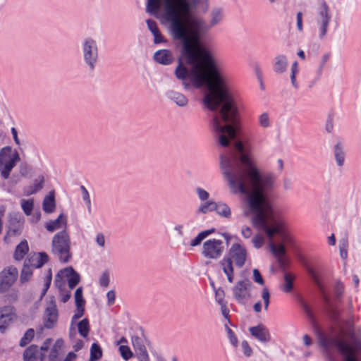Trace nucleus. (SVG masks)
I'll list each match as a JSON object with an SVG mask.
<instances>
[{"label": "nucleus", "instance_id": "1", "mask_svg": "<svg viewBox=\"0 0 361 361\" xmlns=\"http://www.w3.org/2000/svg\"><path fill=\"white\" fill-rule=\"evenodd\" d=\"M169 23V31L175 39L183 42L182 58L175 69L176 78L184 89L206 86L203 102L211 111H218L212 126L217 141L224 147L234 140L238 129L240 114L236 98L229 86L227 75L219 67L209 49L199 44L201 35L219 24L223 18L219 8L212 10L207 23L198 12L207 10V0H148L147 11L157 13L161 3Z\"/></svg>", "mask_w": 361, "mask_h": 361}, {"label": "nucleus", "instance_id": "2", "mask_svg": "<svg viewBox=\"0 0 361 361\" xmlns=\"http://www.w3.org/2000/svg\"><path fill=\"white\" fill-rule=\"evenodd\" d=\"M233 147V154L221 156L222 173L232 193L245 195L247 208L252 215V224L265 232L271 252L279 264L283 266L286 248L283 244H275L273 239L276 235L283 238L285 221L269 200V193L275 187L276 177L273 173L261 171L251 149L241 142H235Z\"/></svg>", "mask_w": 361, "mask_h": 361}, {"label": "nucleus", "instance_id": "3", "mask_svg": "<svg viewBox=\"0 0 361 361\" xmlns=\"http://www.w3.org/2000/svg\"><path fill=\"white\" fill-rule=\"evenodd\" d=\"M318 340L319 345L327 353L336 350L342 361H345L346 357L356 349L355 343L349 338V330L344 331L342 327L329 332L319 333ZM358 361H361L360 355H358Z\"/></svg>", "mask_w": 361, "mask_h": 361}, {"label": "nucleus", "instance_id": "4", "mask_svg": "<svg viewBox=\"0 0 361 361\" xmlns=\"http://www.w3.org/2000/svg\"><path fill=\"white\" fill-rule=\"evenodd\" d=\"M51 251L61 262L66 263L69 261L71 257V240L66 230L54 235L51 243Z\"/></svg>", "mask_w": 361, "mask_h": 361}, {"label": "nucleus", "instance_id": "5", "mask_svg": "<svg viewBox=\"0 0 361 361\" xmlns=\"http://www.w3.org/2000/svg\"><path fill=\"white\" fill-rule=\"evenodd\" d=\"M82 54L85 64L90 71L95 69L99 60L97 42L92 37H86L82 43Z\"/></svg>", "mask_w": 361, "mask_h": 361}, {"label": "nucleus", "instance_id": "6", "mask_svg": "<svg viewBox=\"0 0 361 361\" xmlns=\"http://www.w3.org/2000/svg\"><path fill=\"white\" fill-rule=\"evenodd\" d=\"M307 269L309 274L312 278L314 282L316 283V285L318 286L320 290L322 293H324V288L319 278V271L322 269V266L309 264L307 266ZM323 298L326 303V313L327 316L329 317L330 319L333 321H336L337 319L338 318L339 311L337 310L336 307H334L331 304L329 299L324 293H323Z\"/></svg>", "mask_w": 361, "mask_h": 361}, {"label": "nucleus", "instance_id": "7", "mask_svg": "<svg viewBox=\"0 0 361 361\" xmlns=\"http://www.w3.org/2000/svg\"><path fill=\"white\" fill-rule=\"evenodd\" d=\"M18 159V154L13 152L10 147H4L0 149V172L4 179L8 178Z\"/></svg>", "mask_w": 361, "mask_h": 361}, {"label": "nucleus", "instance_id": "8", "mask_svg": "<svg viewBox=\"0 0 361 361\" xmlns=\"http://www.w3.org/2000/svg\"><path fill=\"white\" fill-rule=\"evenodd\" d=\"M224 245L222 240L209 239L203 243L202 255L207 259H219L224 251Z\"/></svg>", "mask_w": 361, "mask_h": 361}, {"label": "nucleus", "instance_id": "9", "mask_svg": "<svg viewBox=\"0 0 361 361\" xmlns=\"http://www.w3.org/2000/svg\"><path fill=\"white\" fill-rule=\"evenodd\" d=\"M252 283L248 279L238 281L233 288L235 300L240 304L245 305L251 298Z\"/></svg>", "mask_w": 361, "mask_h": 361}, {"label": "nucleus", "instance_id": "10", "mask_svg": "<svg viewBox=\"0 0 361 361\" xmlns=\"http://www.w3.org/2000/svg\"><path fill=\"white\" fill-rule=\"evenodd\" d=\"M51 342L52 340L51 338H47L41 345L40 349L36 345H31L24 351V361H43L44 355L42 353V351H47Z\"/></svg>", "mask_w": 361, "mask_h": 361}, {"label": "nucleus", "instance_id": "11", "mask_svg": "<svg viewBox=\"0 0 361 361\" xmlns=\"http://www.w3.org/2000/svg\"><path fill=\"white\" fill-rule=\"evenodd\" d=\"M18 271L13 267L5 268L0 272V293L8 291L16 281Z\"/></svg>", "mask_w": 361, "mask_h": 361}, {"label": "nucleus", "instance_id": "12", "mask_svg": "<svg viewBox=\"0 0 361 361\" xmlns=\"http://www.w3.org/2000/svg\"><path fill=\"white\" fill-rule=\"evenodd\" d=\"M330 20L331 15L329 7L326 3L323 2L318 10V15L316 19V22L319 27V37L320 39L323 38L326 35Z\"/></svg>", "mask_w": 361, "mask_h": 361}, {"label": "nucleus", "instance_id": "13", "mask_svg": "<svg viewBox=\"0 0 361 361\" xmlns=\"http://www.w3.org/2000/svg\"><path fill=\"white\" fill-rule=\"evenodd\" d=\"M62 276L67 278L68 287L71 289L74 288L80 282V276L72 267H68L59 272L55 278L54 283L58 285L62 279Z\"/></svg>", "mask_w": 361, "mask_h": 361}, {"label": "nucleus", "instance_id": "14", "mask_svg": "<svg viewBox=\"0 0 361 361\" xmlns=\"http://www.w3.org/2000/svg\"><path fill=\"white\" fill-rule=\"evenodd\" d=\"M247 251L245 248L238 243H234L231 245L228 251V258L233 259L236 266L242 267L246 261Z\"/></svg>", "mask_w": 361, "mask_h": 361}, {"label": "nucleus", "instance_id": "15", "mask_svg": "<svg viewBox=\"0 0 361 361\" xmlns=\"http://www.w3.org/2000/svg\"><path fill=\"white\" fill-rule=\"evenodd\" d=\"M17 317L16 310L12 306H5L0 308V330L4 331L7 326Z\"/></svg>", "mask_w": 361, "mask_h": 361}, {"label": "nucleus", "instance_id": "16", "mask_svg": "<svg viewBox=\"0 0 361 361\" xmlns=\"http://www.w3.org/2000/svg\"><path fill=\"white\" fill-rule=\"evenodd\" d=\"M58 310L54 303L49 304L44 314V326L46 329L53 328L57 323Z\"/></svg>", "mask_w": 361, "mask_h": 361}, {"label": "nucleus", "instance_id": "17", "mask_svg": "<svg viewBox=\"0 0 361 361\" xmlns=\"http://www.w3.org/2000/svg\"><path fill=\"white\" fill-rule=\"evenodd\" d=\"M249 331L253 337L261 342L267 343L271 339L268 329L262 324L249 328Z\"/></svg>", "mask_w": 361, "mask_h": 361}, {"label": "nucleus", "instance_id": "18", "mask_svg": "<svg viewBox=\"0 0 361 361\" xmlns=\"http://www.w3.org/2000/svg\"><path fill=\"white\" fill-rule=\"evenodd\" d=\"M23 226V219L19 215L11 216L8 221V235H18L21 233Z\"/></svg>", "mask_w": 361, "mask_h": 361}, {"label": "nucleus", "instance_id": "19", "mask_svg": "<svg viewBox=\"0 0 361 361\" xmlns=\"http://www.w3.org/2000/svg\"><path fill=\"white\" fill-rule=\"evenodd\" d=\"M167 98L180 107H185L188 104V98L182 93L174 90L166 92Z\"/></svg>", "mask_w": 361, "mask_h": 361}, {"label": "nucleus", "instance_id": "20", "mask_svg": "<svg viewBox=\"0 0 361 361\" xmlns=\"http://www.w3.org/2000/svg\"><path fill=\"white\" fill-rule=\"evenodd\" d=\"M67 219L63 214H61L55 220L47 222L45 225L46 229L49 232H54L56 230L66 228Z\"/></svg>", "mask_w": 361, "mask_h": 361}, {"label": "nucleus", "instance_id": "21", "mask_svg": "<svg viewBox=\"0 0 361 361\" xmlns=\"http://www.w3.org/2000/svg\"><path fill=\"white\" fill-rule=\"evenodd\" d=\"M154 60L162 65H169L173 61V54L168 49H161L156 51L154 54Z\"/></svg>", "mask_w": 361, "mask_h": 361}, {"label": "nucleus", "instance_id": "22", "mask_svg": "<svg viewBox=\"0 0 361 361\" xmlns=\"http://www.w3.org/2000/svg\"><path fill=\"white\" fill-rule=\"evenodd\" d=\"M224 273L226 275L229 283H233L234 280L233 267L231 258L224 257L220 262Z\"/></svg>", "mask_w": 361, "mask_h": 361}, {"label": "nucleus", "instance_id": "23", "mask_svg": "<svg viewBox=\"0 0 361 361\" xmlns=\"http://www.w3.org/2000/svg\"><path fill=\"white\" fill-rule=\"evenodd\" d=\"M288 60L285 55H278L274 58V71L277 73H283L286 71Z\"/></svg>", "mask_w": 361, "mask_h": 361}, {"label": "nucleus", "instance_id": "24", "mask_svg": "<svg viewBox=\"0 0 361 361\" xmlns=\"http://www.w3.org/2000/svg\"><path fill=\"white\" fill-rule=\"evenodd\" d=\"M55 208L56 203L54 192L52 191L44 198L42 202V209L44 212L50 214L54 212Z\"/></svg>", "mask_w": 361, "mask_h": 361}, {"label": "nucleus", "instance_id": "25", "mask_svg": "<svg viewBox=\"0 0 361 361\" xmlns=\"http://www.w3.org/2000/svg\"><path fill=\"white\" fill-rule=\"evenodd\" d=\"M63 345V341L62 339L56 340L54 343L51 345L49 354V361H58V357L60 351Z\"/></svg>", "mask_w": 361, "mask_h": 361}, {"label": "nucleus", "instance_id": "26", "mask_svg": "<svg viewBox=\"0 0 361 361\" xmlns=\"http://www.w3.org/2000/svg\"><path fill=\"white\" fill-rule=\"evenodd\" d=\"M334 157L337 165L342 167L345 162V152L341 142H338L334 146Z\"/></svg>", "mask_w": 361, "mask_h": 361}, {"label": "nucleus", "instance_id": "27", "mask_svg": "<svg viewBox=\"0 0 361 361\" xmlns=\"http://www.w3.org/2000/svg\"><path fill=\"white\" fill-rule=\"evenodd\" d=\"M44 178L40 177L36 180L33 185L28 186L24 189V194L27 196L35 194L43 188Z\"/></svg>", "mask_w": 361, "mask_h": 361}, {"label": "nucleus", "instance_id": "28", "mask_svg": "<svg viewBox=\"0 0 361 361\" xmlns=\"http://www.w3.org/2000/svg\"><path fill=\"white\" fill-rule=\"evenodd\" d=\"M295 276L290 273H285L283 277V282L281 285V290L284 293H290L293 288V280Z\"/></svg>", "mask_w": 361, "mask_h": 361}, {"label": "nucleus", "instance_id": "29", "mask_svg": "<svg viewBox=\"0 0 361 361\" xmlns=\"http://www.w3.org/2000/svg\"><path fill=\"white\" fill-rule=\"evenodd\" d=\"M29 247L26 240L22 241L16 248L14 258L16 260H21L28 252Z\"/></svg>", "mask_w": 361, "mask_h": 361}, {"label": "nucleus", "instance_id": "30", "mask_svg": "<svg viewBox=\"0 0 361 361\" xmlns=\"http://www.w3.org/2000/svg\"><path fill=\"white\" fill-rule=\"evenodd\" d=\"M215 232V228H212L211 229L205 230L199 233V234L191 240L190 245L192 247H196L202 243V241L205 239L208 235Z\"/></svg>", "mask_w": 361, "mask_h": 361}, {"label": "nucleus", "instance_id": "31", "mask_svg": "<svg viewBox=\"0 0 361 361\" xmlns=\"http://www.w3.org/2000/svg\"><path fill=\"white\" fill-rule=\"evenodd\" d=\"M214 211L224 218H229L231 214L230 207L224 202H216Z\"/></svg>", "mask_w": 361, "mask_h": 361}, {"label": "nucleus", "instance_id": "32", "mask_svg": "<svg viewBox=\"0 0 361 361\" xmlns=\"http://www.w3.org/2000/svg\"><path fill=\"white\" fill-rule=\"evenodd\" d=\"M131 341L136 355L147 351L146 347L140 337L133 336Z\"/></svg>", "mask_w": 361, "mask_h": 361}, {"label": "nucleus", "instance_id": "33", "mask_svg": "<svg viewBox=\"0 0 361 361\" xmlns=\"http://www.w3.org/2000/svg\"><path fill=\"white\" fill-rule=\"evenodd\" d=\"M78 329L81 336L83 338H87L90 329L88 319L86 318L82 319L78 324Z\"/></svg>", "mask_w": 361, "mask_h": 361}, {"label": "nucleus", "instance_id": "34", "mask_svg": "<svg viewBox=\"0 0 361 361\" xmlns=\"http://www.w3.org/2000/svg\"><path fill=\"white\" fill-rule=\"evenodd\" d=\"M216 206V202L214 201H207L202 203L197 209V214H207L209 212L214 211Z\"/></svg>", "mask_w": 361, "mask_h": 361}, {"label": "nucleus", "instance_id": "35", "mask_svg": "<svg viewBox=\"0 0 361 361\" xmlns=\"http://www.w3.org/2000/svg\"><path fill=\"white\" fill-rule=\"evenodd\" d=\"M102 356V350L100 346L94 343L90 348V361H96L99 360Z\"/></svg>", "mask_w": 361, "mask_h": 361}, {"label": "nucleus", "instance_id": "36", "mask_svg": "<svg viewBox=\"0 0 361 361\" xmlns=\"http://www.w3.org/2000/svg\"><path fill=\"white\" fill-rule=\"evenodd\" d=\"M20 205L24 213L27 216H30L32 212L34 207L33 199L25 200L23 199L20 201Z\"/></svg>", "mask_w": 361, "mask_h": 361}, {"label": "nucleus", "instance_id": "37", "mask_svg": "<svg viewBox=\"0 0 361 361\" xmlns=\"http://www.w3.org/2000/svg\"><path fill=\"white\" fill-rule=\"evenodd\" d=\"M35 331L32 329H29L26 331L20 341V345L23 347L28 344L34 338Z\"/></svg>", "mask_w": 361, "mask_h": 361}, {"label": "nucleus", "instance_id": "38", "mask_svg": "<svg viewBox=\"0 0 361 361\" xmlns=\"http://www.w3.org/2000/svg\"><path fill=\"white\" fill-rule=\"evenodd\" d=\"M119 352L125 360H128L133 356V353L130 348L126 345H121L119 346Z\"/></svg>", "mask_w": 361, "mask_h": 361}, {"label": "nucleus", "instance_id": "39", "mask_svg": "<svg viewBox=\"0 0 361 361\" xmlns=\"http://www.w3.org/2000/svg\"><path fill=\"white\" fill-rule=\"evenodd\" d=\"M259 124L262 128H268L271 125L270 117L268 113L264 112L259 115L258 118Z\"/></svg>", "mask_w": 361, "mask_h": 361}, {"label": "nucleus", "instance_id": "40", "mask_svg": "<svg viewBox=\"0 0 361 361\" xmlns=\"http://www.w3.org/2000/svg\"><path fill=\"white\" fill-rule=\"evenodd\" d=\"M48 259L49 257L45 252H39L36 258V263H34L32 265L36 268H40L47 262Z\"/></svg>", "mask_w": 361, "mask_h": 361}, {"label": "nucleus", "instance_id": "41", "mask_svg": "<svg viewBox=\"0 0 361 361\" xmlns=\"http://www.w3.org/2000/svg\"><path fill=\"white\" fill-rule=\"evenodd\" d=\"M75 301L76 307L83 306L85 300L82 297V288L79 287L75 292Z\"/></svg>", "mask_w": 361, "mask_h": 361}, {"label": "nucleus", "instance_id": "42", "mask_svg": "<svg viewBox=\"0 0 361 361\" xmlns=\"http://www.w3.org/2000/svg\"><path fill=\"white\" fill-rule=\"evenodd\" d=\"M265 241L264 237L261 234L255 235L252 239V243L256 249L262 247Z\"/></svg>", "mask_w": 361, "mask_h": 361}, {"label": "nucleus", "instance_id": "43", "mask_svg": "<svg viewBox=\"0 0 361 361\" xmlns=\"http://www.w3.org/2000/svg\"><path fill=\"white\" fill-rule=\"evenodd\" d=\"M211 285L213 287L214 290L215 292V298H216L217 302L219 304L225 302V301L224 300V295H225L224 290L221 288H219L217 289L215 288L213 282L211 283Z\"/></svg>", "mask_w": 361, "mask_h": 361}, {"label": "nucleus", "instance_id": "44", "mask_svg": "<svg viewBox=\"0 0 361 361\" xmlns=\"http://www.w3.org/2000/svg\"><path fill=\"white\" fill-rule=\"evenodd\" d=\"M262 298L264 301V309L267 310L270 302V294L268 288L266 287L262 289Z\"/></svg>", "mask_w": 361, "mask_h": 361}, {"label": "nucleus", "instance_id": "45", "mask_svg": "<svg viewBox=\"0 0 361 361\" xmlns=\"http://www.w3.org/2000/svg\"><path fill=\"white\" fill-rule=\"evenodd\" d=\"M225 328L230 342L234 347H237L238 341L234 332L227 325L225 326Z\"/></svg>", "mask_w": 361, "mask_h": 361}, {"label": "nucleus", "instance_id": "46", "mask_svg": "<svg viewBox=\"0 0 361 361\" xmlns=\"http://www.w3.org/2000/svg\"><path fill=\"white\" fill-rule=\"evenodd\" d=\"M347 248H348L347 240H344L342 242H341V243L339 245V250H340L341 257L343 259H345L347 258V256H348Z\"/></svg>", "mask_w": 361, "mask_h": 361}, {"label": "nucleus", "instance_id": "47", "mask_svg": "<svg viewBox=\"0 0 361 361\" xmlns=\"http://www.w3.org/2000/svg\"><path fill=\"white\" fill-rule=\"evenodd\" d=\"M196 192L198 196V198L201 201H206L209 197V194L208 192H207L205 190H204L202 188H196Z\"/></svg>", "mask_w": 361, "mask_h": 361}, {"label": "nucleus", "instance_id": "48", "mask_svg": "<svg viewBox=\"0 0 361 361\" xmlns=\"http://www.w3.org/2000/svg\"><path fill=\"white\" fill-rule=\"evenodd\" d=\"M252 273L254 281L259 285H264V281L259 271L257 269H254Z\"/></svg>", "mask_w": 361, "mask_h": 361}, {"label": "nucleus", "instance_id": "49", "mask_svg": "<svg viewBox=\"0 0 361 361\" xmlns=\"http://www.w3.org/2000/svg\"><path fill=\"white\" fill-rule=\"evenodd\" d=\"M32 275V271L30 270V269L28 267H24L23 270H22V272H21V276H20V280L21 281H26L29 279V278Z\"/></svg>", "mask_w": 361, "mask_h": 361}, {"label": "nucleus", "instance_id": "50", "mask_svg": "<svg viewBox=\"0 0 361 361\" xmlns=\"http://www.w3.org/2000/svg\"><path fill=\"white\" fill-rule=\"evenodd\" d=\"M302 307L305 313L306 314V315L310 319V320H311L312 322H314V314H313L312 310L309 307V305L307 304H306L305 302H302Z\"/></svg>", "mask_w": 361, "mask_h": 361}, {"label": "nucleus", "instance_id": "51", "mask_svg": "<svg viewBox=\"0 0 361 361\" xmlns=\"http://www.w3.org/2000/svg\"><path fill=\"white\" fill-rule=\"evenodd\" d=\"M241 347L243 348L245 355H246L247 357L251 356L252 353V350L246 341H242Z\"/></svg>", "mask_w": 361, "mask_h": 361}, {"label": "nucleus", "instance_id": "52", "mask_svg": "<svg viewBox=\"0 0 361 361\" xmlns=\"http://www.w3.org/2000/svg\"><path fill=\"white\" fill-rule=\"evenodd\" d=\"M80 189L82 190V196L83 200L86 202L87 207L90 208L91 204V201L89 195V192L87 189L84 186H81Z\"/></svg>", "mask_w": 361, "mask_h": 361}, {"label": "nucleus", "instance_id": "53", "mask_svg": "<svg viewBox=\"0 0 361 361\" xmlns=\"http://www.w3.org/2000/svg\"><path fill=\"white\" fill-rule=\"evenodd\" d=\"M109 283V276L107 273L104 272L102 274L99 279V284L102 286L107 287Z\"/></svg>", "mask_w": 361, "mask_h": 361}, {"label": "nucleus", "instance_id": "54", "mask_svg": "<svg viewBox=\"0 0 361 361\" xmlns=\"http://www.w3.org/2000/svg\"><path fill=\"white\" fill-rule=\"evenodd\" d=\"M51 282V274H49L44 280V288L42 290V296H44L48 290Z\"/></svg>", "mask_w": 361, "mask_h": 361}, {"label": "nucleus", "instance_id": "55", "mask_svg": "<svg viewBox=\"0 0 361 361\" xmlns=\"http://www.w3.org/2000/svg\"><path fill=\"white\" fill-rule=\"evenodd\" d=\"M146 23H147L148 29L151 31L152 33H153L155 31L159 30L157 23L154 20L148 19L146 20Z\"/></svg>", "mask_w": 361, "mask_h": 361}, {"label": "nucleus", "instance_id": "56", "mask_svg": "<svg viewBox=\"0 0 361 361\" xmlns=\"http://www.w3.org/2000/svg\"><path fill=\"white\" fill-rule=\"evenodd\" d=\"M241 234L245 238H249L252 234V229L247 226H243L241 229Z\"/></svg>", "mask_w": 361, "mask_h": 361}, {"label": "nucleus", "instance_id": "57", "mask_svg": "<svg viewBox=\"0 0 361 361\" xmlns=\"http://www.w3.org/2000/svg\"><path fill=\"white\" fill-rule=\"evenodd\" d=\"M173 230L178 236H183L184 234V226L183 224H176Z\"/></svg>", "mask_w": 361, "mask_h": 361}, {"label": "nucleus", "instance_id": "58", "mask_svg": "<svg viewBox=\"0 0 361 361\" xmlns=\"http://www.w3.org/2000/svg\"><path fill=\"white\" fill-rule=\"evenodd\" d=\"M152 35H154V42L155 44H159V43L164 42V38H163L159 30L153 32Z\"/></svg>", "mask_w": 361, "mask_h": 361}, {"label": "nucleus", "instance_id": "59", "mask_svg": "<svg viewBox=\"0 0 361 361\" xmlns=\"http://www.w3.org/2000/svg\"><path fill=\"white\" fill-rule=\"evenodd\" d=\"M335 291H336V295L338 298H340L343 293V286L341 283L338 282L336 283L335 286Z\"/></svg>", "mask_w": 361, "mask_h": 361}, {"label": "nucleus", "instance_id": "60", "mask_svg": "<svg viewBox=\"0 0 361 361\" xmlns=\"http://www.w3.org/2000/svg\"><path fill=\"white\" fill-rule=\"evenodd\" d=\"M77 307V310H76L75 314L73 317V319H79L81 317H82V315L84 314L85 310H84L83 306H79V307Z\"/></svg>", "mask_w": 361, "mask_h": 361}, {"label": "nucleus", "instance_id": "61", "mask_svg": "<svg viewBox=\"0 0 361 361\" xmlns=\"http://www.w3.org/2000/svg\"><path fill=\"white\" fill-rule=\"evenodd\" d=\"M97 243L102 247L105 245V238L102 233H98L96 236Z\"/></svg>", "mask_w": 361, "mask_h": 361}, {"label": "nucleus", "instance_id": "62", "mask_svg": "<svg viewBox=\"0 0 361 361\" xmlns=\"http://www.w3.org/2000/svg\"><path fill=\"white\" fill-rule=\"evenodd\" d=\"M106 297L108 299V305H111L115 301L116 296H115L114 291V290L108 291V293L106 294Z\"/></svg>", "mask_w": 361, "mask_h": 361}, {"label": "nucleus", "instance_id": "63", "mask_svg": "<svg viewBox=\"0 0 361 361\" xmlns=\"http://www.w3.org/2000/svg\"><path fill=\"white\" fill-rule=\"evenodd\" d=\"M137 357L139 361H149L147 351L137 354Z\"/></svg>", "mask_w": 361, "mask_h": 361}, {"label": "nucleus", "instance_id": "64", "mask_svg": "<svg viewBox=\"0 0 361 361\" xmlns=\"http://www.w3.org/2000/svg\"><path fill=\"white\" fill-rule=\"evenodd\" d=\"M219 305H221V312H222L223 316L225 318H228V315H229V310H228V309L226 307V302L221 303Z\"/></svg>", "mask_w": 361, "mask_h": 361}]
</instances>
